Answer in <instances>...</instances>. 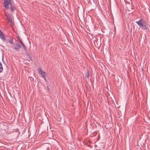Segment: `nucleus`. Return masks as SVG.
<instances>
[{
	"mask_svg": "<svg viewBox=\"0 0 150 150\" xmlns=\"http://www.w3.org/2000/svg\"><path fill=\"white\" fill-rule=\"evenodd\" d=\"M2 60L4 61V59H3V56L2 57Z\"/></svg>",
	"mask_w": 150,
	"mask_h": 150,
	"instance_id": "nucleus-19",
	"label": "nucleus"
},
{
	"mask_svg": "<svg viewBox=\"0 0 150 150\" xmlns=\"http://www.w3.org/2000/svg\"><path fill=\"white\" fill-rule=\"evenodd\" d=\"M30 80L32 81L34 80V78L33 77H30Z\"/></svg>",
	"mask_w": 150,
	"mask_h": 150,
	"instance_id": "nucleus-15",
	"label": "nucleus"
},
{
	"mask_svg": "<svg viewBox=\"0 0 150 150\" xmlns=\"http://www.w3.org/2000/svg\"><path fill=\"white\" fill-rule=\"evenodd\" d=\"M25 53L26 55L28 57V59H29L28 60H30L32 61V59L31 55L27 52H26Z\"/></svg>",
	"mask_w": 150,
	"mask_h": 150,
	"instance_id": "nucleus-5",
	"label": "nucleus"
},
{
	"mask_svg": "<svg viewBox=\"0 0 150 150\" xmlns=\"http://www.w3.org/2000/svg\"><path fill=\"white\" fill-rule=\"evenodd\" d=\"M42 75V76L44 79L46 81V79H45V74H41Z\"/></svg>",
	"mask_w": 150,
	"mask_h": 150,
	"instance_id": "nucleus-12",
	"label": "nucleus"
},
{
	"mask_svg": "<svg viewBox=\"0 0 150 150\" xmlns=\"http://www.w3.org/2000/svg\"><path fill=\"white\" fill-rule=\"evenodd\" d=\"M3 70V68L1 63L0 62V73L2 72Z\"/></svg>",
	"mask_w": 150,
	"mask_h": 150,
	"instance_id": "nucleus-10",
	"label": "nucleus"
},
{
	"mask_svg": "<svg viewBox=\"0 0 150 150\" xmlns=\"http://www.w3.org/2000/svg\"><path fill=\"white\" fill-rule=\"evenodd\" d=\"M97 42L96 41V42H94V43H95V45L96 47H97V46H96V44H95V42Z\"/></svg>",
	"mask_w": 150,
	"mask_h": 150,
	"instance_id": "nucleus-18",
	"label": "nucleus"
},
{
	"mask_svg": "<svg viewBox=\"0 0 150 150\" xmlns=\"http://www.w3.org/2000/svg\"><path fill=\"white\" fill-rule=\"evenodd\" d=\"M6 16L7 17V19L8 21L11 19V17L10 14L8 13H6Z\"/></svg>",
	"mask_w": 150,
	"mask_h": 150,
	"instance_id": "nucleus-6",
	"label": "nucleus"
},
{
	"mask_svg": "<svg viewBox=\"0 0 150 150\" xmlns=\"http://www.w3.org/2000/svg\"><path fill=\"white\" fill-rule=\"evenodd\" d=\"M17 38L18 39V40L19 42L21 43V42H23L22 40L20 39L19 37L18 36H17Z\"/></svg>",
	"mask_w": 150,
	"mask_h": 150,
	"instance_id": "nucleus-13",
	"label": "nucleus"
},
{
	"mask_svg": "<svg viewBox=\"0 0 150 150\" xmlns=\"http://www.w3.org/2000/svg\"><path fill=\"white\" fill-rule=\"evenodd\" d=\"M16 46L14 47V49L16 51H18L21 47V46L18 43H16Z\"/></svg>",
	"mask_w": 150,
	"mask_h": 150,
	"instance_id": "nucleus-3",
	"label": "nucleus"
},
{
	"mask_svg": "<svg viewBox=\"0 0 150 150\" xmlns=\"http://www.w3.org/2000/svg\"><path fill=\"white\" fill-rule=\"evenodd\" d=\"M12 0H4V7L8 9L9 8V6H8V3H10Z\"/></svg>",
	"mask_w": 150,
	"mask_h": 150,
	"instance_id": "nucleus-2",
	"label": "nucleus"
},
{
	"mask_svg": "<svg viewBox=\"0 0 150 150\" xmlns=\"http://www.w3.org/2000/svg\"><path fill=\"white\" fill-rule=\"evenodd\" d=\"M9 4L11 6L12 5L11 3V1L10 2V3H8V5Z\"/></svg>",
	"mask_w": 150,
	"mask_h": 150,
	"instance_id": "nucleus-16",
	"label": "nucleus"
},
{
	"mask_svg": "<svg viewBox=\"0 0 150 150\" xmlns=\"http://www.w3.org/2000/svg\"><path fill=\"white\" fill-rule=\"evenodd\" d=\"M8 21L10 23L9 24V25L11 26H12L14 24L13 22H12V19Z\"/></svg>",
	"mask_w": 150,
	"mask_h": 150,
	"instance_id": "nucleus-8",
	"label": "nucleus"
},
{
	"mask_svg": "<svg viewBox=\"0 0 150 150\" xmlns=\"http://www.w3.org/2000/svg\"><path fill=\"white\" fill-rule=\"evenodd\" d=\"M85 76L86 77L89 78V73L88 71H87V72L85 73Z\"/></svg>",
	"mask_w": 150,
	"mask_h": 150,
	"instance_id": "nucleus-9",
	"label": "nucleus"
},
{
	"mask_svg": "<svg viewBox=\"0 0 150 150\" xmlns=\"http://www.w3.org/2000/svg\"><path fill=\"white\" fill-rule=\"evenodd\" d=\"M13 40L12 39H10L9 40L8 42L11 44H13Z\"/></svg>",
	"mask_w": 150,
	"mask_h": 150,
	"instance_id": "nucleus-11",
	"label": "nucleus"
},
{
	"mask_svg": "<svg viewBox=\"0 0 150 150\" xmlns=\"http://www.w3.org/2000/svg\"><path fill=\"white\" fill-rule=\"evenodd\" d=\"M21 45L24 48L25 47V45L23 42H21Z\"/></svg>",
	"mask_w": 150,
	"mask_h": 150,
	"instance_id": "nucleus-14",
	"label": "nucleus"
},
{
	"mask_svg": "<svg viewBox=\"0 0 150 150\" xmlns=\"http://www.w3.org/2000/svg\"><path fill=\"white\" fill-rule=\"evenodd\" d=\"M136 23L139 27H141L142 29L146 30H149L148 24L145 22L142 18H141L139 21H136Z\"/></svg>",
	"mask_w": 150,
	"mask_h": 150,
	"instance_id": "nucleus-1",
	"label": "nucleus"
},
{
	"mask_svg": "<svg viewBox=\"0 0 150 150\" xmlns=\"http://www.w3.org/2000/svg\"><path fill=\"white\" fill-rule=\"evenodd\" d=\"M24 49L25 50V52H27V50H26V47H25L24 48Z\"/></svg>",
	"mask_w": 150,
	"mask_h": 150,
	"instance_id": "nucleus-17",
	"label": "nucleus"
},
{
	"mask_svg": "<svg viewBox=\"0 0 150 150\" xmlns=\"http://www.w3.org/2000/svg\"><path fill=\"white\" fill-rule=\"evenodd\" d=\"M38 71L39 73L40 74H46V72L42 70V67H39Z\"/></svg>",
	"mask_w": 150,
	"mask_h": 150,
	"instance_id": "nucleus-4",
	"label": "nucleus"
},
{
	"mask_svg": "<svg viewBox=\"0 0 150 150\" xmlns=\"http://www.w3.org/2000/svg\"><path fill=\"white\" fill-rule=\"evenodd\" d=\"M11 11L12 12H13L15 10L16 8L15 6H11Z\"/></svg>",
	"mask_w": 150,
	"mask_h": 150,
	"instance_id": "nucleus-7",
	"label": "nucleus"
}]
</instances>
